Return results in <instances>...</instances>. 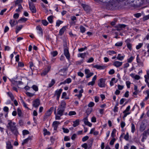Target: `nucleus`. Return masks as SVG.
<instances>
[{
  "instance_id": "nucleus-40",
  "label": "nucleus",
  "mask_w": 149,
  "mask_h": 149,
  "mask_svg": "<svg viewBox=\"0 0 149 149\" xmlns=\"http://www.w3.org/2000/svg\"><path fill=\"white\" fill-rule=\"evenodd\" d=\"M135 130V126L134 124L132 123L131 124V132L134 133Z\"/></svg>"
},
{
  "instance_id": "nucleus-7",
  "label": "nucleus",
  "mask_w": 149,
  "mask_h": 149,
  "mask_svg": "<svg viewBox=\"0 0 149 149\" xmlns=\"http://www.w3.org/2000/svg\"><path fill=\"white\" fill-rule=\"evenodd\" d=\"M40 104V101L39 99L37 98L33 102V106L35 108H38Z\"/></svg>"
},
{
  "instance_id": "nucleus-49",
  "label": "nucleus",
  "mask_w": 149,
  "mask_h": 149,
  "mask_svg": "<svg viewBox=\"0 0 149 149\" xmlns=\"http://www.w3.org/2000/svg\"><path fill=\"white\" fill-rule=\"evenodd\" d=\"M134 57L133 56H131L129 58H128L127 60V62L128 63H131L134 59Z\"/></svg>"
},
{
  "instance_id": "nucleus-54",
  "label": "nucleus",
  "mask_w": 149,
  "mask_h": 149,
  "mask_svg": "<svg viewBox=\"0 0 149 149\" xmlns=\"http://www.w3.org/2000/svg\"><path fill=\"white\" fill-rule=\"evenodd\" d=\"M28 20V19L25 17H21L19 20V21H21L25 22Z\"/></svg>"
},
{
  "instance_id": "nucleus-38",
  "label": "nucleus",
  "mask_w": 149,
  "mask_h": 149,
  "mask_svg": "<svg viewBox=\"0 0 149 149\" xmlns=\"http://www.w3.org/2000/svg\"><path fill=\"white\" fill-rule=\"evenodd\" d=\"M42 24L44 26H47L49 23L46 19H42L41 20Z\"/></svg>"
},
{
  "instance_id": "nucleus-18",
  "label": "nucleus",
  "mask_w": 149,
  "mask_h": 149,
  "mask_svg": "<svg viewBox=\"0 0 149 149\" xmlns=\"http://www.w3.org/2000/svg\"><path fill=\"white\" fill-rule=\"evenodd\" d=\"M66 30V27L65 26H63L61 29L59 30V35L61 36L64 33L65 31Z\"/></svg>"
},
{
  "instance_id": "nucleus-2",
  "label": "nucleus",
  "mask_w": 149,
  "mask_h": 149,
  "mask_svg": "<svg viewBox=\"0 0 149 149\" xmlns=\"http://www.w3.org/2000/svg\"><path fill=\"white\" fill-rule=\"evenodd\" d=\"M66 104L64 100H62L59 106L57 109L58 113L59 114H62V113H63L66 108Z\"/></svg>"
},
{
  "instance_id": "nucleus-36",
  "label": "nucleus",
  "mask_w": 149,
  "mask_h": 149,
  "mask_svg": "<svg viewBox=\"0 0 149 149\" xmlns=\"http://www.w3.org/2000/svg\"><path fill=\"white\" fill-rule=\"evenodd\" d=\"M44 134V135H49L50 134V132L47 131V130L46 129L44 128L43 129Z\"/></svg>"
},
{
  "instance_id": "nucleus-8",
  "label": "nucleus",
  "mask_w": 149,
  "mask_h": 149,
  "mask_svg": "<svg viewBox=\"0 0 149 149\" xmlns=\"http://www.w3.org/2000/svg\"><path fill=\"white\" fill-rule=\"evenodd\" d=\"M83 92V89H81L80 90L78 91L77 90L75 89V93H76L75 94V96L77 97L78 99L79 100L82 95V93Z\"/></svg>"
},
{
  "instance_id": "nucleus-60",
  "label": "nucleus",
  "mask_w": 149,
  "mask_h": 149,
  "mask_svg": "<svg viewBox=\"0 0 149 149\" xmlns=\"http://www.w3.org/2000/svg\"><path fill=\"white\" fill-rule=\"evenodd\" d=\"M94 103L92 102H90L88 104V106L90 107H91L94 105Z\"/></svg>"
},
{
  "instance_id": "nucleus-42",
  "label": "nucleus",
  "mask_w": 149,
  "mask_h": 149,
  "mask_svg": "<svg viewBox=\"0 0 149 149\" xmlns=\"http://www.w3.org/2000/svg\"><path fill=\"white\" fill-rule=\"evenodd\" d=\"M32 88L35 91H37L38 90V86L36 85H33Z\"/></svg>"
},
{
  "instance_id": "nucleus-20",
  "label": "nucleus",
  "mask_w": 149,
  "mask_h": 149,
  "mask_svg": "<svg viewBox=\"0 0 149 149\" xmlns=\"http://www.w3.org/2000/svg\"><path fill=\"white\" fill-rule=\"evenodd\" d=\"M122 64V62L116 61L113 62V65L116 67H118L121 66Z\"/></svg>"
},
{
  "instance_id": "nucleus-32",
  "label": "nucleus",
  "mask_w": 149,
  "mask_h": 149,
  "mask_svg": "<svg viewBox=\"0 0 149 149\" xmlns=\"http://www.w3.org/2000/svg\"><path fill=\"white\" fill-rule=\"evenodd\" d=\"M29 67L30 69H31L32 71L33 72V70H34V65L33 63V62L32 61H30L29 63Z\"/></svg>"
},
{
  "instance_id": "nucleus-24",
  "label": "nucleus",
  "mask_w": 149,
  "mask_h": 149,
  "mask_svg": "<svg viewBox=\"0 0 149 149\" xmlns=\"http://www.w3.org/2000/svg\"><path fill=\"white\" fill-rule=\"evenodd\" d=\"M144 77L145 79V81L146 83L148 84V86L149 87V84L148 83V81H149V71H147V74L144 76Z\"/></svg>"
},
{
  "instance_id": "nucleus-26",
  "label": "nucleus",
  "mask_w": 149,
  "mask_h": 149,
  "mask_svg": "<svg viewBox=\"0 0 149 149\" xmlns=\"http://www.w3.org/2000/svg\"><path fill=\"white\" fill-rule=\"evenodd\" d=\"M36 29L40 31V33H39V34H40L41 36H42L43 32L42 28L40 26H36Z\"/></svg>"
},
{
  "instance_id": "nucleus-53",
  "label": "nucleus",
  "mask_w": 149,
  "mask_h": 149,
  "mask_svg": "<svg viewBox=\"0 0 149 149\" xmlns=\"http://www.w3.org/2000/svg\"><path fill=\"white\" fill-rule=\"evenodd\" d=\"M118 89L119 90H122L124 88V85L118 84L117 86Z\"/></svg>"
},
{
  "instance_id": "nucleus-52",
  "label": "nucleus",
  "mask_w": 149,
  "mask_h": 149,
  "mask_svg": "<svg viewBox=\"0 0 149 149\" xmlns=\"http://www.w3.org/2000/svg\"><path fill=\"white\" fill-rule=\"evenodd\" d=\"M81 146L85 149H89L90 148V147H88L87 144L86 143L84 144Z\"/></svg>"
},
{
  "instance_id": "nucleus-51",
  "label": "nucleus",
  "mask_w": 149,
  "mask_h": 149,
  "mask_svg": "<svg viewBox=\"0 0 149 149\" xmlns=\"http://www.w3.org/2000/svg\"><path fill=\"white\" fill-rule=\"evenodd\" d=\"M47 68L46 69V70L45 71L46 74L49 71L51 68V66L49 65L47 66Z\"/></svg>"
},
{
  "instance_id": "nucleus-64",
  "label": "nucleus",
  "mask_w": 149,
  "mask_h": 149,
  "mask_svg": "<svg viewBox=\"0 0 149 149\" xmlns=\"http://www.w3.org/2000/svg\"><path fill=\"white\" fill-rule=\"evenodd\" d=\"M129 135L128 132H127L124 138L126 140H128L129 139Z\"/></svg>"
},
{
  "instance_id": "nucleus-27",
  "label": "nucleus",
  "mask_w": 149,
  "mask_h": 149,
  "mask_svg": "<svg viewBox=\"0 0 149 149\" xmlns=\"http://www.w3.org/2000/svg\"><path fill=\"white\" fill-rule=\"evenodd\" d=\"M71 21L70 23V26L71 27L74 24V16H72L71 17Z\"/></svg>"
},
{
  "instance_id": "nucleus-3",
  "label": "nucleus",
  "mask_w": 149,
  "mask_h": 149,
  "mask_svg": "<svg viewBox=\"0 0 149 149\" xmlns=\"http://www.w3.org/2000/svg\"><path fill=\"white\" fill-rule=\"evenodd\" d=\"M54 107H52L50 108L45 113L43 117L44 120H45L51 115L54 110Z\"/></svg>"
},
{
  "instance_id": "nucleus-50",
  "label": "nucleus",
  "mask_w": 149,
  "mask_h": 149,
  "mask_svg": "<svg viewBox=\"0 0 149 149\" xmlns=\"http://www.w3.org/2000/svg\"><path fill=\"white\" fill-rule=\"evenodd\" d=\"M116 132V130L115 129H113L111 133V136L113 137L115 136V134Z\"/></svg>"
},
{
  "instance_id": "nucleus-39",
  "label": "nucleus",
  "mask_w": 149,
  "mask_h": 149,
  "mask_svg": "<svg viewBox=\"0 0 149 149\" xmlns=\"http://www.w3.org/2000/svg\"><path fill=\"white\" fill-rule=\"evenodd\" d=\"M18 62V67H23L24 66V65L23 62L20 61H19Z\"/></svg>"
},
{
  "instance_id": "nucleus-23",
  "label": "nucleus",
  "mask_w": 149,
  "mask_h": 149,
  "mask_svg": "<svg viewBox=\"0 0 149 149\" xmlns=\"http://www.w3.org/2000/svg\"><path fill=\"white\" fill-rule=\"evenodd\" d=\"M31 139V136H29L27 138L23 140L22 143V146L24 145L25 144L27 143L29 141V140Z\"/></svg>"
},
{
  "instance_id": "nucleus-21",
  "label": "nucleus",
  "mask_w": 149,
  "mask_h": 149,
  "mask_svg": "<svg viewBox=\"0 0 149 149\" xmlns=\"http://www.w3.org/2000/svg\"><path fill=\"white\" fill-rule=\"evenodd\" d=\"M118 81V80L114 78H113L111 79L110 82V85L111 86H113Z\"/></svg>"
},
{
  "instance_id": "nucleus-46",
  "label": "nucleus",
  "mask_w": 149,
  "mask_h": 149,
  "mask_svg": "<svg viewBox=\"0 0 149 149\" xmlns=\"http://www.w3.org/2000/svg\"><path fill=\"white\" fill-rule=\"evenodd\" d=\"M63 21L60 20H57L56 23V26H59L60 25L63 23Z\"/></svg>"
},
{
  "instance_id": "nucleus-15",
  "label": "nucleus",
  "mask_w": 149,
  "mask_h": 149,
  "mask_svg": "<svg viewBox=\"0 0 149 149\" xmlns=\"http://www.w3.org/2000/svg\"><path fill=\"white\" fill-rule=\"evenodd\" d=\"M6 149H13V146L10 141H8L6 142Z\"/></svg>"
},
{
  "instance_id": "nucleus-31",
  "label": "nucleus",
  "mask_w": 149,
  "mask_h": 149,
  "mask_svg": "<svg viewBox=\"0 0 149 149\" xmlns=\"http://www.w3.org/2000/svg\"><path fill=\"white\" fill-rule=\"evenodd\" d=\"M62 91V89L61 88L59 89L58 90H56L55 91V95H60Z\"/></svg>"
},
{
  "instance_id": "nucleus-30",
  "label": "nucleus",
  "mask_w": 149,
  "mask_h": 149,
  "mask_svg": "<svg viewBox=\"0 0 149 149\" xmlns=\"http://www.w3.org/2000/svg\"><path fill=\"white\" fill-rule=\"evenodd\" d=\"M55 80L54 79H52L51 82L50 83H49L48 84V87L51 88L53 85H54L55 84Z\"/></svg>"
},
{
  "instance_id": "nucleus-17",
  "label": "nucleus",
  "mask_w": 149,
  "mask_h": 149,
  "mask_svg": "<svg viewBox=\"0 0 149 149\" xmlns=\"http://www.w3.org/2000/svg\"><path fill=\"white\" fill-rule=\"evenodd\" d=\"M9 23L12 27L18 24L16 20L14 19H10L9 21Z\"/></svg>"
},
{
  "instance_id": "nucleus-14",
  "label": "nucleus",
  "mask_w": 149,
  "mask_h": 149,
  "mask_svg": "<svg viewBox=\"0 0 149 149\" xmlns=\"http://www.w3.org/2000/svg\"><path fill=\"white\" fill-rule=\"evenodd\" d=\"M92 65L93 66V67L99 70L104 69H105L106 67V66H105L104 65H94L92 64Z\"/></svg>"
},
{
  "instance_id": "nucleus-57",
  "label": "nucleus",
  "mask_w": 149,
  "mask_h": 149,
  "mask_svg": "<svg viewBox=\"0 0 149 149\" xmlns=\"http://www.w3.org/2000/svg\"><path fill=\"white\" fill-rule=\"evenodd\" d=\"M123 43L121 42H118L116 43L115 44V45L116 46L120 47L122 45Z\"/></svg>"
},
{
  "instance_id": "nucleus-55",
  "label": "nucleus",
  "mask_w": 149,
  "mask_h": 149,
  "mask_svg": "<svg viewBox=\"0 0 149 149\" xmlns=\"http://www.w3.org/2000/svg\"><path fill=\"white\" fill-rule=\"evenodd\" d=\"M143 43H140L138 44L136 47V49H138L141 48L143 46Z\"/></svg>"
},
{
  "instance_id": "nucleus-1",
  "label": "nucleus",
  "mask_w": 149,
  "mask_h": 149,
  "mask_svg": "<svg viewBox=\"0 0 149 149\" xmlns=\"http://www.w3.org/2000/svg\"><path fill=\"white\" fill-rule=\"evenodd\" d=\"M8 123L6 126L8 130L11 131L15 135L17 136L19 133L17 128L18 126L16 125V123L10 120H8Z\"/></svg>"
},
{
  "instance_id": "nucleus-34",
  "label": "nucleus",
  "mask_w": 149,
  "mask_h": 149,
  "mask_svg": "<svg viewBox=\"0 0 149 149\" xmlns=\"http://www.w3.org/2000/svg\"><path fill=\"white\" fill-rule=\"evenodd\" d=\"M86 53H83L79 54L77 55L78 57H81L82 58H84L86 56Z\"/></svg>"
},
{
  "instance_id": "nucleus-16",
  "label": "nucleus",
  "mask_w": 149,
  "mask_h": 149,
  "mask_svg": "<svg viewBox=\"0 0 149 149\" xmlns=\"http://www.w3.org/2000/svg\"><path fill=\"white\" fill-rule=\"evenodd\" d=\"M83 120L86 125H87L90 127H91L92 126V124L88 121L87 117L84 118Z\"/></svg>"
},
{
  "instance_id": "nucleus-4",
  "label": "nucleus",
  "mask_w": 149,
  "mask_h": 149,
  "mask_svg": "<svg viewBox=\"0 0 149 149\" xmlns=\"http://www.w3.org/2000/svg\"><path fill=\"white\" fill-rule=\"evenodd\" d=\"M29 8L32 13H36V9L33 3L30 1H29Z\"/></svg>"
},
{
  "instance_id": "nucleus-62",
  "label": "nucleus",
  "mask_w": 149,
  "mask_h": 149,
  "mask_svg": "<svg viewBox=\"0 0 149 149\" xmlns=\"http://www.w3.org/2000/svg\"><path fill=\"white\" fill-rule=\"evenodd\" d=\"M80 29L81 30V31L83 33L84 32L86 31V29L85 28L83 27V26H81L80 27Z\"/></svg>"
},
{
  "instance_id": "nucleus-28",
  "label": "nucleus",
  "mask_w": 149,
  "mask_h": 149,
  "mask_svg": "<svg viewBox=\"0 0 149 149\" xmlns=\"http://www.w3.org/2000/svg\"><path fill=\"white\" fill-rule=\"evenodd\" d=\"M23 26L22 25H21L18 26H17L16 28L15 33L16 34H17L18 32L22 29Z\"/></svg>"
},
{
  "instance_id": "nucleus-43",
  "label": "nucleus",
  "mask_w": 149,
  "mask_h": 149,
  "mask_svg": "<svg viewBox=\"0 0 149 149\" xmlns=\"http://www.w3.org/2000/svg\"><path fill=\"white\" fill-rule=\"evenodd\" d=\"M58 54V53L56 51H54L51 52V54L53 57L56 56Z\"/></svg>"
},
{
  "instance_id": "nucleus-11",
  "label": "nucleus",
  "mask_w": 149,
  "mask_h": 149,
  "mask_svg": "<svg viewBox=\"0 0 149 149\" xmlns=\"http://www.w3.org/2000/svg\"><path fill=\"white\" fill-rule=\"evenodd\" d=\"M54 114L55 115V119L56 120H60L61 119V117L62 116L63 114V113H62V114H59L58 113V111H57V112L56 113V108H55L54 111Z\"/></svg>"
},
{
  "instance_id": "nucleus-58",
  "label": "nucleus",
  "mask_w": 149,
  "mask_h": 149,
  "mask_svg": "<svg viewBox=\"0 0 149 149\" xmlns=\"http://www.w3.org/2000/svg\"><path fill=\"white\" fill-rule=\"evenodd\" d=\"M145 92L147 95V97L145 98L147 100L149 98V89L145 91Z\"/></svg>"
},
{
  "instance_id": "nucleus-44",
  "label": "nucleus",
  "mask_w": 149,
  "mask_h": 149,
  "mask_svg": "<svg viewBox=\"0 0 149 149\" xmlns=\"http://www.w3.org/2000/svg\"><path fill=\"white\" fill-rule=\"evenodd\" d=\"M17 114L19 117H21L22 116V112L20 109L18 108L17 109Z\"/></svg>"
},
{
  "instance_id": "nucleus-5",
  "label": "nucleus",
  "mask_w": 149,
  "mask_h": 149,
  "mask_svg": "<svg viewBox=\"0 0 149 149\" xmlns=\"http://www.w3.org/2000/svg\"><path fill=\"white\" fill-rule=\"evenodd\" d=\"M84 73L86 75V78H90L94 74L93 73L90 72V70L89 69L87 68L85 69Z\"/></svg>"
},
{
  "instance_id": "nucleus-25",
  "label": "nucleus",
  "mask_w": 149,
  "mask_h": 149,
  "mask_svg": "<svg viewBox=\"0 0 149 149\" xmlns=\"http://www.w3.org/2000/svg\"><path fill=\"white\" fill-rule=\"evenodd\" d=\"M130 75L132 78L135 79L139 80L140 78L139 76L134 74H131Z\"/></svg>"
},
{
  "instance_id": "nucleus-45",
  "label": "nucleus",
  "mask_w": 149,
  "mask_h": 149,
  "mask_svg": "<svg viewBox=\"0 0 149 149\" xmlns=\"http://www.w3.org/2000/svg\"><path fill=\"white\" fill-rule=\"evenodd\" d=\"M29 134V132L27 130H24L22 131V134L23 135H25Z\"/></svg>"
},
{
  "instance_id": "nucleus-59",
  "label": "nucleus",
  "mask_w": 149,
  "mask_h": 149,
  "mask_svg": "<svg viewBox=\"0 0 149 149\" xmlns=\"http://www.w3.org/2000/svg\"><path fill=\"white\" fill-rule=\"evenodd\" d=\"M145 126L144 125V124H141L140 127V129L141 131H143L144 130H145Z\"/></svg>"
},
{
  "instance_id": "nucleus-63",
  "label": "nucleus",
  "mask_w": 149,
  "mask_h": 149,
  "mask_svg": "<svg viewBox=\"0 0 149 149\" xmlns=\"http://www.w3.org/2000/svg\"><path fill=\"white\" fill-rule=\"evenodd\" d=\"M3 110L5 112L8 113L9 111V108L5 106L3 107Z\"/></svg>"
},
{
  "instance_id": "nucleus-6",
  "label": "nucleus",
  "mask_w": 149,
  "mask_h": 149,
  "mask_svg": "<svg viewBox=\"0 0 149 149\" xmlns=\"http://www.w3.org/2000/svg\"><path fill=\"white\" fill-rule=\"evenodd\" d=\"M105 79L101 78L99 80L98 84V86L101 88L105 87L106 86L105 83Z\"/></svg>"
},
{
  "instance_id": "nucleus-13",
  "label": "nucleus",
  "mask_w": 149,
  "mask_h": 149,
  "mask_svg": "<svg viewBox=\"0 0 149 149\" xmlns=\"http://www.w3.org/2000/svg\"><path fill=\"white\" fill-rule=\"evenodd\" d=\"M64 53L65 56H66L67 58L69 60L70 58V55L68 49L67 48L64 49Z\"/></svg>"
},
{
  "instance_id": "nucleus-35",
  "label": "nucleus",
  "mask_w": 149,
  "mask_h": 149,
  "mask_svg": "<svg viewBox=\"0 0 149 149\" xmlns=\"http://www.w3.org/2000/svg\"><path fill=\"white\" fill-rule=\"evenodd\" d=\"M18 8L16 9L15 10V11L16 12L19 13L20 12L21 10L23 8L21 4H18Z\"/></svg>"
},
{
  "instance_id": "nucleus-37",
  "label": "nucleus",
  "mask_w": 149,
  "mask_h": 149,
  "mask_svg": "<svg viewBox=\"0 0 149 149\" xmlns=\"http://www.w3.org/2000/svg\"><path fill=\"white\" fill-rule=\"evenodd\" d=\"M42 61L44 62V63L45 64H47L49 65V62L45 59L44 56H42Z\"/></svg>"
},
{
  "instance_id": "nucleus-47",
  "label": "nucleus",
  "mask_w": 149,
  "mask_h": 149,
  "mask_svg": "<svg viewBox=\"0 0 149 149\" xmlns=\"http://www.w3.org/2000/svg\"><path fill=\"white\" fill-rule=\"evenodd\" d=\"M108 54L110 55H112L115 54L116 52L114 51H109L107 52Z\"/></svg>"
},
{
  "instance_id": "nucleus-10",
  "label": "nucleus",
  "mask_w": 149,
  "mask_h": 149,
  "mask_svg": "<svg viewBox=\"0 0 149 149\" xmlns=\"http://www.w3.org/2000/svg\"><path fill=\"white\" fill-rule=\"evenodd\" d=\"M130 106H128L126 108L125 110L123 112L124 113V115L123 116V118H125L130 113V112L129 111L130 110Z\"/></svg>"
},
{
  "instance_id": "nucleus-12",
  "label": "nucleus",
  "mask_w": 149,
  "mask_h": 149,
  "mask_svg": "<svg viewBox=\"0 0 149 149\" xmlns=\"http://www.w3.org/2000/svg\"><path fill=\"white\" fill-rule=\"evenodd\" d=\"M97 75H94L92 79V81L88 82V86L91 85L92 86H93V85H94L95 83V81L97 79Z\"/></svg>"
},
{
  "instance_id": "nucleus-19",
  "label": "nucleus",
  "mask_w": 149,
  "mask_h": 149,
  "mask_svg": "<svg viewBox=\"0 0 149 149\" xmlns=\"http://www.w3.org/2000/svg\"><path fill=\"white\" fill-rule=\"evenodd\" d=\"M59 124V122L57 121H54L52 123V127H54V130H56L57 129L58 125Z\"/></svg>"
},
{
  "instance_id": "nucleus-41",
  "label": "nucleus",
  "mask_w": 149,
  "mask_h": 149,
  "mask_svg": "<svg viewBox=\"0 0 149 149\" xmlns=\"http://www.w3.org/2000/svg\"><path fill=\"white\" fill-rule=\"evenodd\" d=\"M147 48L148 49V50L147 52H146L145 53V56L146 57H148L149 56V43L148 44Z\"/></svg>"
},
{
  "instance_id": "nucleus-61",
  "label": "nucleus",
  "mask_w": 149,
  "mask_h": 149,
  "mask_svg": "<svg viewBox=\"0 0 149 149\" xmlns=\"http://www.w3.org/2000/svg\"><path fill=\"white\" fill-rule=\"evenodd\" d=\"M62 130H63V132L64 133H68L69 132V130L68 129L65 128H63Z\"/></svg>"
},
{
  "instance_id": "nucleus-29",
  "label": "nucleus",
  "mask_w": 149,
  "mask_h": 149,
  "mask_svg": "<svg viewBox=\"0 0 149 149\" xmlns=\"http://www.w3.org/2000/svg\"><path fill=\"white\" fill-rule=\"evenodd\" d=\"M125 57V55H121L120 54H119L117 57V59L120 61H122L124 58Z\"/></svg>"
},
{
  "instance_id": "nucleus-48",
  "label": "nucleus",
  "mask_w": 149,
  "mask_h": 149,
  "mask_svg": "<svg viewBox=\"0 0 149 149\" xmlns=\"http://www.w3.org/2000/svg\"><path fill=\"white\" fill-rule=\"evenodd\" d=\"M25 93L27 96L29 97H32L34 95V93H31L29 92H27Z\"/></svg>"
},
{
  "instance_id": "nucleus-22",
  "label": "nucleus",
  "mask_w": 149,
  "mask_h": 149,
  "mask_svg": "<svg viewBox=\"0 0 149 149\" xmlns=\"http://www.w3.org/2000/svg\"><path fill=\"white\" fill-rule=\"evenodd\" d=\"M72 81V80L70 78H69L67 79H66L65 80V81L63 82H61L60 83V85H62L63 84H69Z\"/></svg>"
},
{
  "instance_id": "nucleus-33",
  "label": "nucleus",
  "mask_w": 149,
  "mask_h": 149,
  "mask_svg": "<svg viewBox=\"0 0 149 149\" xmlns=\"http://www.w3.org/2000/svg\"><path fill=\"white\" fill-rule=\"evenodd\" d=\"M47 20L50 23H52L53 22V16L51 15L48 17L47 18Z\"/></svg>"
},
{
  "instance_id": "nucleus-9",
  "label": "nucleus",
  "mask_w": 149,
  "mask_h": 149,
  "mask_svg": "<svg viewBox=\"0 0 149 149\" xmlns=\"http://www.w3.org/2000/svg\"><path fill=\"white\" fill-rule=\"evenodd\" d=\"M142 57L141 56L140 57L138 55L136 57V61L138 63L139 65L141 66H143V60H142Z\"/></svg>"
},
{
  "instance_id": "nucleus-56",
  "label": "nucleus",
  "mask_w": 149,
  "mask_h": 149,
  "mask_svg": "<svg viewBox=\"0 0 149 149\" xmlns=\"http://www.w3.org/2000/svg\"><path fill=\"white\" fill-rule=\"evenodd\" d=\"M22 104L23 105V106L25 108L27 109H29V108L27 106V104H26V103H25L24 102V101H22Z\"/></svg>"
}]
</instances>
